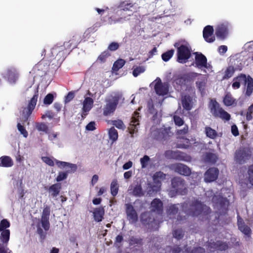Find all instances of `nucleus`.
<instances>
[{
  "label": "nucleus",
  "instance_id": "45",
  "mask_svg": "<svg viewBox=\"0 0 253 253\" xmlns=\"http://www.w3.org/2000/svg\"><path fill=\"white\" fill-rule=\"evenodd\" d=\"M109 138L113 142L116 141L118 138V133L114 127H111L108 131Z\"/></svg>",
  "mask_w": 253,
  "mask_h": 253
},
{
  "label": "nucleus",
  "instance_id": "7",
  "mask_svg": "<svg viewBox=\"0 0 253 253\" xmlns=\"http://www.w3.org/2000/svg\"><path fill=\"white\" fill-rule=\"evenodd\" d=\"M177 61L179 63H185L191 55L190 49L186 45L181 44L177 48Z\"/></svg>",
  "mask_w": 253,
  "mask_h": 253
},
{
  "label": "nucleus",
  "instance_id": "59",
  "mask_svg": "<svg viewBox=\"0 0 253 253\" xmlns=\"http://www.w3.org/2000/svg\"><path fill=\"white\" fill-rule=\"evenodd\" d=\"M18 130L23 135L24 137H27L28 135L27 131L25 128L20 123H18L17 125Z\"/></svg>",
  "mask_w": 253,
  "mask_h": 253
},
{
  "label": "nucleus",
  "instance_id": "53",
  "mask_svg": "<svg viewBox=\"0 0 253 253\" xmlns=\"http://www.w3.org/2000/svg\"><path fill=\"white\" fill-rule=\"evenodd\" d=\"M10 223L7 219H3L0 222V232L7 230V228L9 227Z\"/></svg>",
  "mask_w": 253,
  "mask_h": 253
},
{
  "label": "nucleus",
  "instance_id": "15",
  "mask_svg": "<svg viewBox=\"0 0 253 253\" xmlns=\"http://www.w3.org/2000/svg\"><path fill=\"white\" fill-rule=\"evenodd\" d=\"M50 213V207L49 206L46 205L43 208L41 217L42 225L45 231H48L50 227V223L49 221Z\"/></svg>",
  "mask_w": 253,
  "mask_h": 253
},
{
  "label": "nucleus",
  "instance_id": "30",
  "mask_svg": "<svg viewBox=\"0 0 253 253\" xmlns=\"http://www.w3.org/2000/svg\"><path fill=\"white\" fill-rule=\"evenodd\" d=\"M93 218L95 221L101 222L104 218L105 210L103 207H100L95 208L93 212Z\"/></svg>",
  "mask_w": 253,
  "mask_h": 253
},
{
  "label": "nucleus",
  "instance_id": "34",
  "mask_svg": "<svg viewBox=\"0 0 253 253\" xmlns=\"http://www.w3.org/2000/svg\"><path fill=\"white\" fill-rule=\"evenodd\" d=\"M55 163L57 167L60 169H63L66 167L70 168L71 172H75L77 169V166L75 164H70L68 162L60 161L55 160Z\"/></svg>",
  "mask_w": 253,
  "mask_h": 253
},
{
  "label": "nucleus",
  "instance_id": "3",
  "mask_svg": "<svg viewBox=\"0 0 253 253\" xmlns=\"http://www.w3.org/2000/svg\"><path fill=\"white\" fill-rule=\"evenodd\" d=\"M39 92L38 89L35 92L33 96L28 101L27 106L23 108L22 111V123L24 124L28 122L29 117L35 109L38 100Z\"/></svg>",
  "mask_w": 253,
  "mask_h": 253
},
{
  "label": "nucleus",
  "instance_id": "2",
  "mask_svg": "<svg viewBox=\"0 0 253 253\" xmlns=\"http://www.w3.org/2000/svg\"><path fill=\"white\" fill-rule=\"evenodd\" d=\"M171 189L169 194L171 197L176 195H185L188 192L185 181L180 177H174L171 180Z\"/></svg>",
  "mask_w": 253,
  "mask_h": 253
},
{
  "label": "nucleus",
  "instance_id": "5",
  "mask_svg": "<svg viewBox=\"0 0 253 253\" xmlns=\"http://www.w3.org/2000/svg\"><path fill=\"white\" fill-rule=\"evenodd\" d=\"M199 76H201V74L196 72H189L178 75L175 79V82L176 84L181 87L187 86L193 83L195 79Z\"/></svg>",
  "mask_w": 253,
  "mask_h": 253
},
{
  "label": "nucleus",
  "instance_id": "37",
  "mask_svg": "<svg viewBox=\"0 0 253 253\" xmlns=\"http://www.w3.org/2000/svg\"><path fill=\"white\" fill-rule=\"evenodd\" d=\"M1 234L0 235V240L3 245H6L9 240L10 238V230H5L4 231H1Z\"/></svg>",
  "mask_w": 253,
  "mask_h": 253
},
{
  "label": "nucleus",
  "instance_id": "27",
  "mask_svg": "<svg viewBox=\"0 0 253 253\" xmlns=\"http://www.w3.org/2000/svg\"><path fill=\"white\" fill-rule=\"evenodd\" d=\"M174 169L175 172L184 176H188L191 172L188 167L180 163L175 165Z\"/></svg>",
  "mask_w": 253,
  "mask_h": 253
},
{
  "label": "nucleus",
  "instance_id": "55",
  "mask_svg": "<svg viewBox=\"0 0 253 253\" xmlns=\"http://www.w3.org/2000/svg\"><path fill=\"white\" fill-rule=\"evenodd\" d=\"M71 172L70 170H68L66 172H60L57 177L56 180L57 182H60L62 180L65 179L68 176V173Z\"/></svg>",
  "mask_w": 253,
  "mask_h": 253
},
{
  "label": "nucleus",
  "instance_id": "9",
  "mask_svg": "<svg viewBox=\"0 0 253 253\" xmlns=\"http://www.w3.org/2000/svg\"><path fill=\"white\" fill-rule=\"evenodd\" d=\"M212 202L217 207L219 210L222 211V212L226 213L228 210L229 201L227 198L223 197L220 195H214L212 198Z\"/></svg>",
  "mask_w": 253,
  "mask_h": 253
},
{
  "label": "nucleus",
  "instance_id": "52",
  "mask_svg": "<svg viewBox=\"0 0 253 253\" xmlns=\"http://www.w3.org/2000/svg\"><path fill=\"white\" fill-rule=\"evenodd\" d=\"M174 52V49H170L163 53L162 55V59L165 62L168 61L173 56Z\"/></svg>",
  "mask_w": 253,
  "mask_h": 253
},
{
  "label": "nucleus",
  "instance_id": "23",
  "mask_svg": "<svg viewBox=\"0 0 253 253\" xmlns=\"http://www.w3.org/2000/svg\"><path fill=\"white\" fill-rule=\"evenodd\" d=\"M214 30L213 27L210 25L206 26L203 30V38L208 42H212L215 41V37L213 35Z\"/></svg>",
  "mask_w": 253,
  "mask_h": 253
},
{
  "label": "nucleus",
  "instance_id": "20",
  "mask_svg": "<svg viewBox=\"0 0 253 253\" xmlns=\"http://www.w3.org/2000/svg\"><path fill=\"white\" fill-rule=\"evenodd\" d=\"M195 67L202 69L203 68H208V63L207 57L202 53L196 52L195 53Z\"/></svg>",
  "mask_w": 253,
  "mask_h": 253
},
{
  "label": "nucleus",
  "instance_id": "32",
  "mask_svg": "<svg viewBox=\"0 0 253 253\" xmlns=\"http://www.w3.org/2000/svg\"><path fill=\"white\" fill-rule=\"evenodd\" d=\"M192 98L189 95H185L182 97V105L185 110L189 111L192 109Z\"/></svg>",
  "mask_w": 253,
  "mask_h": 253
},
{
  "label": "nucleus",
  "instance_id": "51",
  "mask_svg": "<svg viewBox=\"0 0 253 253\" xmlns=\"http://www.w3.org/2000/svg\"><path fill=\"white\" fill-rule=\"evenodd\" d=\"M111 55L109 51L107 50L102 52L97 58V61L100 63H104L106 61V59Z\"/></svg>",
  "mask_w": 253,
  "mask_h": 253
},
{
  "label": "nucleus",
  "instance_id": "60",
  "mask_svg": "<svg viewBox=\"0 0 253 253\" xmlns=\"http://www.w3.org/2000/svg\"><path fill=\"white\" fill-rule=\"evenodd\" d=\"M150 161V158L147 155H145L144 157L140 159V163L142 168H145Z\"/></svg>",
  "mask_w": 253,
  "mask_h": 253
},
{
  "label": "nucleus",
  "instance_id": "41",
  "mask_svg": "<svg viewBox=\"0 0 253 253\" xmlns=\"http://www.w3.org/2000/svg\"><path fill=\"white\" fill-rule=\"evenodd\" d=\"M205 132L206 136L211 139H214L217 136L216 131L210 126H206Z\"/></svg>",
  "mask_w": 253,
  "mask_h": 253
},
{
  "label": "nucleus",
  "instance_id": "58",
  "mask_svg": "<svg viewBox=\"0 0 253 253\" xmlns=\"http://www.w3.org/2000/svg\"><path fill=\"white\" fill-rule=\"evenodd\" d=\"M54 96L52 94L48 93L44 97L43 99V103L45 105L51 104L53 101Z\"/></svg>",
  "mask_w": 253,
  "mask_h": 253
},
{
  "label": "nucleus",
  "instance_id": "24",
  "mask_svg": "<svg viewBox=\"0 0 253 253\" xmlns=\"http://www.w3.org/2000/svg\"><path fill=\"white\" fill-rule=\"evenodd\" d=\"M118 7L122 12H127V15H132L133 14V9H134V4L128 1H124L120 3Z\"/></svg>",
  "mask_w": 253,
  "mask_h": 253
},
{
  "label": "nucleus",
  "instance_id": "39",
  "mask_svg": "<svg viewBox=\"0 0 253 253\" xmlns=\"http://www.w3.org/2000/svg\"><path fill=\"white\" fill-rule=\"evenodd\" d=\"M247 88L246 95L248 96H251L253 91V79L250 76L247 78Z\"/></svg>",
  "mask_w": 253,
  "mask_h": 253
},
{
  "label": "nucleus",
  "instance_id": "4",
  "mask_svg": "<svg viewBox=\"0 0 253 253\" xmlns=\"http://www.w3.org/2000/svg\"><path fill=\"white\" fill-rule=\"evenodd\" d=\"M210 111L215 118H219L223 120L228 121L231 118L230 115L220 107L216 100H211L210 105Z\"/></svg>",
  "mask_w": 253,
  "mask_h": 253
},
{
  "label": "nucleus",
  "instance_id": "8",
  "mask_svg": "<svg viewBox=\"0 0 253 253\" xmlns=\"http://www.w3.org/2000/svg\"><path fill=\"white\" fill-rule=\"evenodd\" d=\"M251 156V152L249 148H240L235 153V160L240 164H244Z\"/></svg>",
  "mask_w": 253,
  "mask_h": 253
},
{
  "label": "nucleus",
  "instance_id": "42",
  "mask_svg": "<svg viewBox=\"0 0 253 253\" xmlns=\"http://www.w3.org/2000/svg\"><path fill=\"white\" fill-rule=\"evenodd\" d=\"M132 193L133 195L136 197H142L144 195V193L143 191L141 185L140 184H137L134 186Z\"/></svg>",
  "mask_w": 253,
  "mask_h": 253
},
{
  "label": "nucleus",
  "instance_id": "54",
  "mask_svg": "<svg viewBox=\"0 0 253 253\" xmlns=\"http://www.w3.org/2000/svg\"><path fill=\"white\" fill-rule=\"evenodd\" d=\"M145 71V68L144 66H137L134 68L132 74L134 77H136L141 73H143Z\"/></svg>",
  "mask_w": 253,
  "mask_h": 253
},
{
  "label": "nucleus",
  "instance_id": "38",
  "mask_svg": "<svg viewBox=\"0 0 253 253\" xmlns=\"http://www.w3.org/2000/svg\"><path fill=\"white\" fill-rule=\"evenodd\" d=\"M117 13H118V15H119L120 16V17L119 18H118L117 20H114L113 22V20H112L111 17H110L109 18V23L110 24H112L113 23H115L118 22H121L122 21V20H126V19H128V17L131 16V15H127V12H122V14L120 10H118Z\"/></svg>",
  "mask_w": 253,
  "mask_h": 253
},
{
  "label": "nucleus",
  "instance_id": "13",
  "mask_svg": "<svg viewBox=\"0 0 253 253\" xmlns=\"http://www.w3.org/2000/svg\"><path fill=\"white\" fill-rule=\"evenodd\" d=\"M172 135L169 127L160 128L156 131L154 134V138L157 140L163 142L169 140Z\"/></svg>",
  "mask_w": 253,
  "mask_h": 253
},
{
  "label": "nucleus",
  "instance_id": "33",
  "mask_svg": "<svg viewBox=\"0 0 253 253\" xmlns=\"http://www.w3.org/2000/svg\"><path fill=\"white\" fill-rule=\"evenodd\" d=\"M238 225L239 229L244 234L249 236L251 234L250 228L245 224L242 219L239 216L238 219Z\"/></svg>",
  "mask_w": 253,
  "mask_h": 253
},
{
  "label": "nucleus",
  "instance_id": "35",
  "mask_svg": "<svg viewBox=\"0 0 253 253\" xmlns=\"http://www.w3.org/2000/svg\"><path fill=\"white\" fill-rule=\"evenodd\" d=\"M13 165V161L9 156H3L0 157V166L5 168L11 167Z\"/></svg>",
  "mask_w": 253,
  "mask_h": 253
},
{
  "label": "nucleus",
  "instance_id": "56",
  "mask_svg": "<svg viewBox=\"0 0 253 253\" xmlns=\"http://www.w3.org/2000/svg\"><path fill=\"white\" fill-rule=\"evenodd\" d=\"M111 124L119 129H124L125 128L123 122L121 120L112 121Z\"/></svg>",
  "mask_w": 253,
  "mask_h": 253
},
{
  "label": "nucleus",
  "instance_id": "17",
  "mask_svg": "<svg viewBox=\"0 0 253 253\" xmlns=\"http://www.w3.org/2000/svg\"><path fill=\"white\" fill-rule=\"evenodd\" d=\"M167 153H169L171 158L177 161L190 162L191 160V157L189 155L180 151H169Z\"/></svg>",
  "mask_w": 253,
  "mask_h": 253
},
{
  "label": "nucleus",
  "instance_id": "11",
  "mask_svg": "<svg viewBox=\"0 0 253 253\" xmlns=\"http://www.w3.org/2000/svg\"><path fill=\"white\" fill-rule=\"evenodd\" d=\"M106 104L103 109V114L105 116H107L115 112L118 104L119 99L117 97H113L112 99L106 100Z\"/></svg>",
  "mask_w": 253,
  "mask_h": 253
},
{
  "label": "nucleus",
  "instance_id": "50",
  "mask_svg": "<svg viewBox=\"0 0 253 253\" xmlns=\"http://www.w3.org/2000/svg\"><path fill=\"white\" fill-rule=\"evenodd\" d=\"M129 244L130 246L133 245H142V239L139 237L131 236L129 239Z\"/></svg>",
  "mask_w": 253,
  "mask_h": 253
},
{
  "label": "nucleus",
  "instance_id": "18",
  "mask_svg": "<svg viewBox=\"0 0 253 253\" xmlns=\"http://www.w3.org/2000/svg\"><path fill=\"white\" fill-rule=\"evenodd\" d=\"M93 100L89 97H86L84 98L83 103V108L81 114V117L83 120L85 119L86 115L93 107Z\"/></svg>",
  "mask_w": 253,
  "mask_h": 253
},
{
  "label": "nucleus",
  "instance_id": "36",
  "mask_svg": "<svg viewBox=\"0 0 253 253\" xmlns=\"http://www.w3.org/2000/svg\"><path fill=\"white\" fill-rule=\"evenodd\" d=\"M8 81L15 84L18 79V75L15 70L9 69L7 71L6 74Z\"/></svg>",
  "mask_w": 253,
  "mask_h": 253
},
{
  "label": "nucleus",
  "instance_id": "44",
  "mask_svg": "<svg viewBox=\"0 0 253 253\" xmlns=\"http://www.w3.org/2000/svg\"><path fill=\"white\" fill-rule=\"evenodd\" d=\"M126 63V61L123 59H119L113 64L112 69L116 72L118 71Z\"/></svg>",
  "mask_w": 253,
  "mask_h": 253
},
{
  "label": "nucleus",
  "instance_id": "25",
  "mask_svg": "<svg viewBox=\"0 0 253 253\" xmlns=\"http://www.w3.org/2000/svg\"><path fill=\"white\" fill-rule=\"evenodd\" d=\"M141 221L143 224L148 225L149 228H152L153 224H156L155 219L149 212H144L141 214Z\"/></svg>",
  "mask_w": 253,
  "mask_h": 253
},
{
  "label": "nucleus",
  "instance_id": "16",
  "mask_svg": "<svg viewBox=\"0 0 253 253\" xmlns=\"http://www.w3.org/2000/svg\"><path fill=\"white\" fill-rule=\"evenodd\" d=\"M80 37L78 35L73 36L68 42H64L63 46L65 48V54H69V51L76 48L80 42Z\"/></svg>",
  "mask_w": 253,
  "mask_h": 253
},
{
  "label": "nucleus",
  "instance_id": "61",
  "mask_svg": "<svg viewBox=\"0 0 253 253\" xmlns=\"http://www.w3.org/2000/svg\"><path fill=\"white\" fill-rule=\"evenodd\" d=\"M124 240V237L123 236V234L122 233H121L120 234L117 235L115 238L114 244L116 246H118L119 247H120L122 245L121 244V243Z\"/></svg>",
  "mask_w": 253,
  "mask_h": 253
},
{
  "label": "nucleus",
  "instance_id": "1",
  "mask_svg": "<svg viewBox=\"0 0 253 253\" xmlns=\"http://www.w3.org/2000/svg\"><path fill=\"white\" fill-rule=\"evenodd\" d=\"M182 211L188 215H207L211 212L210 208L198 200L186 201L181 206Z\"/></svg>",
  "mask_w": 253,
  "mask_h": 253
},
{
  "label": "nucleus",
  "instance_id": "48",
  "mask_svg": "<svg viewBox=\"0 0 253 253\" xmlns=\"http://www.w3.org/2000/svg\"><path fill=\"white\" fill-rule=\"evenodd\" d=\"M235 71L234 67L232 66L228 67L225 71L223 79H228L231 78L233 75Z\"/></svg>",
  "mask_w": 253,
  "mask_h": 253
},
{
  "label": "nucleus",
  "instance_id": "29",
  "mask_svg": "<svg viewBox=\"0 0 253 253\" xmlns=\"http://www.w3.org/2000/svg\"><path fill=\"white\" fill-rule=\"evenodd\" d=\"M234 82L232 84V86L234 89H238L240 87V84L243 83L246 84L247 77L246 75L241 74L238 76L233 79Z\"/></svg>",
  "mask_w": 253,
  "mask_h": 253
},
{
  "label": "nucleus",
  "instance_id": "22",
  "mask_svg": "<svg viewBox=\"0 0 253 253\" xmlns=\"http://www.w3.org/2000/svg\"><path fill=\"white\" fill-rule=\"evenodd\" d=\"M150 209L152 212L162 214L163 212V203L160 199L155 198L151 203Z\"/></svg>",
  "mask_w": 253,
  "mask_h": 253
},
{
  "label": "nucleus",
  "instance_id": "64",
  "mask_svg": "<svg viewBox=\"0 0 253 253\" xmlns=\"http://www.w3.org/2000/svg\"><path fill=\"white\" fill-rule=\"evenodd\" d=\"M249 181L253 185V165L249 166L248 169Z\"/></svg>",
  "mask_w": 253,
  "mask_h": 253
},
{
  "label": "nucleus",
  "instance_id": "47",
  "mask_svg": "<svg viewBox=\"0 0 253 253\" xmlns=\"http://www.w3.org/2000/svg\"><path fill=\"white\" fill-rule=\"evenodd\" d=\"M173 237L178 240L182 239L184 236V232L181 228L174 230L172 232Z\"/></svg>",
  "mask_w": 253,
  "mask_h": 253
},
{
  "label": "nucleus",
  "instance_id": "6",
  "mask_svg": "<svg viewBox=\"0 0 253 253\" xmlns=\"http://www.w3.org/2000/svg\"><path fill=\"white\" fill-rule=\"evenodd\" d=\"M166 177V174L161 171L155 172L152 176L153 180L155 185H151L150 187L148 193L149 195H152L159 191L161 186V181L165 179Z\"/></svg>",
  "mask_w": 253,
  "mask_h": 253
},
{
  "label": "nucleus",
  "instance_id": "57",
  "mask_svg": "<svg viewBox=\"0 0 253 253\" xmlns=\"http://www.w3.org/2000/svg\"><path fill=\"white\" fill-rule=\"evenodd\" d=\"M253 103L251 106H250L248 108L247 112L246 113V120L248 121H250L252 120L253 118Z\"/></svg>",
  "mask_w": 253,
  "mask_h": 253
},
{
  "label": "nucleus",
  "instance_id": "26",
  "mask_svg": "<svg viewBox=\"0 0 253 253\" xmlns=\"http://www.w3.org/2000/svg\"><path fill=\"white\" fill-rule=\"evenodd\" d=\"M61 188V184L60 183H57L49 187H44V189L48 192L52 198H55L59 195Z\"/></svg>",
  "mask_w": 253,
  "mask_h": 253
},
{
  "label": "nucleus",
  "instance_id": "12",
  "mask_svg": "<svg viewBox=\"0 0 253 253\" xmlns=\"http://www.w3.org/2000/svg\"><path fill=\"white\" fill-rule=\"evenodd\" d=\"M229 24L227 22L218 24L215 28V35L221 40H224L228 34Z\"/></svg>",
  "mask_w": 253,
  "mask_h": 253
},
{
  "label": "nucleus",
  "instance_id": "31",
  "mask_svg": "<svg viewBox=\"0 0 253 253\" xmlns=\"http://www.w3.org/2000/svg\"><path fill=\"white\" fill-rule=\"evenodd\" d=\"M223 102L226 106H235L237 105L236 99L233 97L230 92H227L226 93L223 98Z\"/></svg>",
  "mask_w": 253,
  "mask_h": 253
},
{
  "label": "nucleus",
  "instance_id": "21",
  "mask_svg": "<svg viewBox=\"0 0 253 253\" xmlns=\"http://www.w3.org/2000/svg\"><path fill=\"white\" fill-rule=\"evenodd\" d=\"M219 170L217 168H210L204 174V180L207 182L214 181L217 178Z\"/></svg>",
  "mask_w": 253,
  "mask_h": 253
},
{
  "label": "nucleus",
  "instance_id": "14",
  "mask_svg": "<svg viewBox=\"0 0 253 253\" xmlns=\"http://www.w3.org/2000/svg\"><path fill=\"white\" fill-rule=\"evenodd\" d=\"M156 83L154 86V89L156 93L159 95H165L169 92V85L168 83H163L160 78L156 80Z\"/></svg>",
  "mask_w": 253,
  "mask_h": 253
},
{
  "label": "nucleus",
  "instance_id": "49",
  "mask_svg": "<svg viewBox=\"0 0 253 253\" xmlns=\"http://www.w3.org/2000/svg\"><path fill=\"white\" fill-rule=\"evenodd\" d=\"M35 127L37 128V129L39 131H43L45 133L48 132V126L44 123L37 122L35 123Z\"/></svg>",
  "mask_w": 253,
  "mask_h": 253
},
{
  "label": "nucleus",
  "instance_id": "43",
  "mask_svg": "<svg viewBox=\"0 0 253 253\" xmlns=\"http://www.w3.org/2000/svg\"><path fill=\"white\" fill-rule=\"evenodd\" d=\"M204 159L207 162L214 164L216 162L217 157L215 154L208 152L206 153Z\"/></svg>",
  "mask_w": 253,
  "mask_h": 253
},
{
  "label": "nucleus",
  "instance_id": "46",
  "mask_svg": "<svg viewBox=\"0 0 253 253\" xmlns=\"http://www.w3.org/2000/svg\"><path fill=\"white\" fill-rule=\"evenodd\" d=\"M178 211V207L177 205L174 204L170 206L167 210V214L170 218H172L171 216L175 215Z\"/></svg>",
  "mask_w": 253,
  "mask_h": 253
},
{
  "label": "nucleus",
  "instance_id": "28",
  "mask_svg": "<svg viewBox=\"0 0 253 253\" xmlns=\"http://www.w3.org/2000/svg\"><path fill=\"white\" fill-rule=\"evenodd\" d=\"M207 83V79L204 76H201L196 82V86L203 96L205 93V88Z\"/></svg>",
  "mask_w": 253,
  "mask_h": 253
},
{
  "label": "nucleus",
  "instance_id": "62",
  "mask_svg": "<svg viewBox=\"0 0 253 253\" xmlns=\"http://www.w3.org/2000/svg\"><path fill=\"white\" fill-rule=\"evenodd\" d=\"M42 161L47 165L53 167L54 165V161L50 157L45 156L42 157Z\"/></svg>",
  "mask_w": 253,
  "mask_h": 253
},
{
  "label": "nucleus",
  "instance_id": "63",
  "mask_svg": "<svg viewBox=\"0 0 253 253\" xmlns=\"http://www.w3.org/2000/svg\"><path fill=\"white\" fill-rule=\"evenodd\" d=\"M173 121L176 126H181L184 124V121L179 116L175 115L173 116Z\"/></svg>",
  "mask_w": 253,
  "mask_h": 253
},
{
  "label": "nucleus",
  "instance_id": "10",
  "mask_svg": "<svg viewBox=\"0 0 253 253\" xmlns=\"http://www.w3.org/2000/svg\"><path fill=\"white\" fill-rule=\"evenodd\" d=\"M207 246L211 252L224 251L228 249V245L226 242L220 240L215 241L212 239L208 242Z\"/></svg>",
  "mask_w": 253,
  "mask_h": 253
},
{
  "label": "nucleus",
  "instance_id": "40",
  "mask_svg": "<svg viewBox=\"0 0 253 253\" xmlns=\"http://www.w3.org/2000/svg\"><path fill=\"white\" fill-rule=\"evenodd\" d=\"M119 184L116 179L112 180L110 185L111 194L113 197H115L118 193Z\"/></svg>",
  "mask_w": 253,
  "mask_h": 253
},
{
  "label": "nucleus",
  "instance_id": "19",
  "mask_svg": "<svg viewBox=\"0 0 253 253\" xmlns=\"http://www.w3.org/2000/svg\"><path fill=\"white\" fill-rule=\"evenodd\" d=\"M126 212L128 220L135 223L138 220V215L133 206L129 203L126 204Z\"/></svg>",
  "mask_w": 253,
  "mask_h": 253
}]
</instances>
